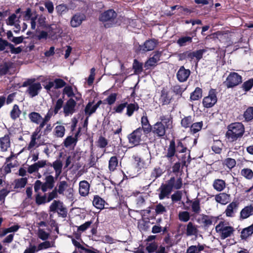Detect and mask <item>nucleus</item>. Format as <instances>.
I'll return each mask as SVG.
<instances>
[{
	"label": "nucleus",
	"instance_id": "obj_28",
	"mask_svg": "<svg viewBox=\"0 0 253 253\" xmlns=\"http://www.w3.org/2000/svg\"><path fill=\"white\" fill-rule=\"evenodd\" d=\"M253 215V206L251 205L243 208L240 212V217L246 219Z\"/></svg>",
	"mask_w": 253,
	"mask_h": 253
},
{
	"label": "nucleus",
	"instance_id": "obj_64",
	"mask_svg": "<svg viewBox=\"0 0 253 253\" xmlns=\"http://www.w3.org/2000/svg\"><path fill=\"white\" fill-rule=\"evenodd\" d=\"M97 143V145L98 147L100 148H104L107 146L108 142V140L105 137L102 136H100Z\"/></svg>",
	"mask_w": 253,
	"mask_h": 253
},
{
	"label": "nucleus",
	"instance_id": "obj_13",
	"mask_svg": "<svg viewBox=\"0 0 253 253\" xmlns=\"http://www.w3.org/2000/svg\"><path fill=\"white\" fill-rule=\"evenodd\" d=\"M141 124L142 126H140V128L145 134H148L151 132L152 126L149 123L146 112L143 113V116L141 118Z\"/></svg>",
	"mask_w": 253,
	"mask_h": 253
},
{
	"label": "nucleus",
	"instance_id": "obj_32",
	"mask_svg": "<svg viewBox=\"0 0 253 253\" xmlns=\"http://www.w3.org/2000/svg\"><path fill=\"white\" fill-rule=\"evenodd\" d=\"M239 203L236 201H233L227 207L225 210L226 215L228 217H232L233 215L234 210L236 209L238 207Z\"/></svg>",
	"mask_w": 253,
	"mask_h": 253
},
{
	"label": "nucleus",
	"instance_id": "obj_25",
	"mask_svg": "<svg viewBox=\"0 0 253 253\" xmlns=\"http://www.w3.org/2000/svg\"><path fill=\"white\" fill-rule=\"evenodd\" d=\"M10 146V137L8 134L0 138V147L2 152L6 151Z\"/></svg>",
	"mask_w": 253,
	"mask_h": 253
},
{
	"label": "nucleus",
	"instance_id": "obj_11",
	"mask_svg": "<svg viewBox=\"0 0 253 253\" xmlns=\"http://www.w3.org/2000/svg\"><path fill=\"white\" fill-rule=\"evenodd\" d=\"M166 129L164 125L162 122H157L152 126V133L158 138H163L166 135Z\"/></svg>",
	"mask_w": 253,
	"mask_h": 253
},
{
	"label": "nucleus",
	"instance_id": "obj_18",
	"mask_svg": "<svg viewBox=\"0 0 253 253\" xmlns=\"http://www.w3.org/2000/svg\"><path fill=\"white\" fill-rule=\"evenodd\" d=\"M41 84L39 82L34 83V84L27 88V92L31 97H34L38 95L42 89Z\"/></svg>",
	"mask_w": 253,
	"mask_h": 253
},
{
	"label": "nucleus",
	"instance_id": "obj_48",
	"mask_svg": "<svg viewBox=\"0 0 253 253\" xmlns=\"http://www.w3.org/2000/svg\"><path fill=\"white\" fill-rule=\"evenodd\" d=\"M198 230L193 223L189 222L187 225L186 227V234L187 236H191L196 234Z\"/></svg>",
	"mask_w": 253,
	"mask_h": 253
},
{
	"label": "nucleus",
	"instance_id": "obj_6",
	"mask_svg": "<svg viewBox=\"0 0 253 253\" xmlns=\"http://www.w3.org/2000/svg\"><path fill=\"white\" fill-rule=\"evenodd\" d=\"M242 77L238 73L232 72L227 77L223 84L227 88H233L240 84L243 81Z\"/></svg>",
	"mask_w": 253,
	"mask_h": 253
},
{
	"label": "nucleus",
	"instance_id": "obj_44",
	"mask_svg": "<svg viewBox=\"0 0 253 253\" xmlns=\"http://www.w3.org/2000/svg\"><path fill=\"white\" fill-rule=\"evenodd\" d=\"M178 59L180 61L188 60L192 62L191 50H186L178 55Z\"/></svg>",
	"mask_w": 253,
	"mask_h": 253
},
{
	"label": "nucleus",
	"instance_id": "obj_43",
	"mask_svg": "<svg viewBox=\"0 0 253 253\" xmlns=\"http://www.w3.org/2000/svg\"><path fill=\"white\" fill-rule=\"evenodd\" d=\"M132 68L135 74H139L143 71V64L135 59L133 60Z\"/></svg>",
	"mask_w": 253,
	"mask_h": 253
},
{
	"label": "nucleus",
	"instance_id": "obj_63",
	"mask_svg": "<svg viewBox=\"0 0 253 253\" xmlns=\"http://www.w3.org/2000/svg\"><path fill=\"white\" fill-rule=\"evenodd\" d=\"M63 203L59 200H54L49 206V211L55 212L58 211L59 207Z\"/></svg>",
	"mask_w": 253,
	"mask_h": 253
},
{
	"label": "nucleus",
	"instance_id": "obj_19",
	"mask_svg": "<svg viewBox=\"0 0 253 253\" xmlns=\"http://www.w3.org/2000/svg\"><path fill=\"white\" fill-rule=\"evenodd\" d=\"M90 184L86 180H82L79 183V193L81 196L85 197L89 194Z\"/></svg>",
	"mask_w": 253,
	"mask_h": 253
},
{
	"label": "nucleus",
	"instance_id": "obj_8",
	"mask_svg": "<svg viewBox=\"0 0 253 253\" xmlns=\"http://www.w3.org/2000/svg\"><path fill=\"white\" fill-rule=\"evenodd\" d=\"M121 18L123 17H99V20L102 22L105 28L120 25L122 22Z\"/></svg>",
	"mask_w": 253,
	"mask_h": 253
},
{
	"label": "nucleus",
	"instance_id": "obj_33",
	"mask_svg": "<svg viewBox=\"0 0 253 253\" xmlns=\"http://www.w3.org/2000/svg\"><path fill=\"white\" fill-rule=\"evenodd\" d=\"M30 121L36 124H40L42 119V116L38 112H32L28 115Z\"/></svg>",
	"mask_w": 253,
	"mask_h": 253
},
{
	"label": "nucleus",
	"instance_id": "obj_26",
	"mask_svg": "<svg viewBox=\"0 0 253 253\" xmlns=\"http://www.w3.org/2000/svg\"><path fill=\"white\" fill-rule=\"evenodd\" d=\"M194 121V117L192 116H184L181 120L180 122V125L181 127L183 128H190L191 126L192 125Z\"/></svg>",
	"mask_w": 253,
	"mask_h": 253
},
{
	"label": "nucleus",
	"instance_id": "obj_39",
	"mask_svg": "<svg viewBox=\"0 0 253 253\" xmlns=\"http://www.w3.org/2000/svg\"><path fill=\"white\" fill-rule=\"evenodd\" d=\"M21 114V111L20 110L19 106L14 104L10 112V116L11 119L14 121L16 120L20 117Z\"/></svg>",
	"mask_w": 253,
	"mask_h": 253
},
{
	"label": "nucleus",
	"instance_id": "obj_50",
	"mask_svg": "<svg viewBox=\"0 0 253 253\" xmlns=\"http://www.w3.org/2000/svg\"><path fill=\"white\" fill-rule=\"evenodd\" d=\"M28 179L26 177H23L19 179H15V188H24L27 183Z\"/></svg>",
	"mask_w": 253,
	"mask_h": 253
},
{
	"label": "nucleus",
	"instance_id": "obj_24",
	"mask_svg": "<svg viewBox=\"0 0 253 253\" xmlns=\"http://www.w3.org/2000/svg\"><path fill=\"white\" fill-rule=\"evenodd\" d=\"M172 97L170 96L169 92L165 89L161 91V94L159 99L162 105L169 104L171 100Z\"/></svg>",
	"mask_w": 253,
	"mask_h": 253
},
{
	"label": "nucleus",
	"instance_id": "obj_40",
	"mask_svg": "<svg viewBox=\"0 0 253 253\" xmlns=\"http://www.w3.org/2000/svg\"><path fill=\"white\" fill-rule=\"evenodd\" d=\"M243 117L246 122L253 120V106H250L247 108L244 112Z\"/></svg>",
	"mask_w": 253,
	"mask_h": 253
},
{
	"label": "nucleus",
	"instance_id": "obj_30",
	"mask_svg": "<svg viewBox=\"0 0 253 253\" xmlns=\"http://www.w3.org/2000/svg\"><path fill=\"white\" fill-rule=\"evenodd\" d=\"M212 186L217 191L221 192L225 189L226 183L225 181L222 179H216L213 182Z\"/></svg>",
	"mask_w": 253,
	"mask_h": 253
},
{
	"label": "nucleus",
	"instance_id": "obj_54",
	"mask_svg": "<svg viewBox=\"0 0 253 253\" xmlns=\"http://www.w3.org/2000/svg\"><path fill=\"white\" fill-rule=\"evenodd\" d=\"M223 165L226 166L229 169H231L235 167L236 165V161L234 159L228 158L224 160Z\"/></svg>",
	"mask_w": 253,
	"mask_h": 253
},
{
	"label": "nucleus",
	"instance_id": "obj_38",
	"mask_svg": "<svg viewBox=\"0 0 253 253\" xmlns=\"http://www.w3.org/2000/svg\"><path fill=\"white\" fill-rule=\"evenodd\" d=\"M253 234V224L251 225L244 228L241 233V238L246 240L249 236Z\"/></svg>",
	"mask_w": 253,
	"mask_h": 253
},
{
	"label": "nucleus",
	"instance_id": "obj_2",
	"mask_svg": "<svg viewBox=\"0 0 253 253\" xmlns=\"http://www.w3.org/2000/svg\"><path fill=\"white\" fill-rule=\"evenodd\" d=\"M225 137L229 142L236 141L241 138L245 133V126L242 123H231L227 126Z\"/></svg>",
	"mask_w": 253,
	"mask_h": 253
},
{
	"label": "nucleus",
	"instance_id": "obj_21",
	"mask_svg": "<svg viewBox=\"0 0 253 253\" xmlns=\"http://www.w3.org/2000/svg\"><path fill=\"white\" fill-rule=\"evenodd\" d=\"M159 122L164 125V126L167 129H171L172 127L173 118L171 114L167 115H162L160 117Z\"/></svg>",
	"mask_w": 253,
	"mask_h": 253
},
{
	"label": "nucleus",
	"instance_id": "obj_49",
	"mask_svg": "<svg viewBox=\"0 0 253 253\" xmlns=\"http://www.w3.org/2000/svg\"><path fill=\"white\" fill-rule=\"evenodd\" d=\"M65 128L63 126H57L54 130V134L58 137H62L64 135Z\"/></svg>",
	"mask_w": 253,
	"mask_h": 253
},
{
	"label": "nucleus",
	"instance_id": "obj_58",
	"mask_svg": "<svg viewBox=\"0 0 253 253\" xmlns=\"http://www.w3.org/2000/svg\"><path fill=\"white\" fill-rule=\"evenodd\" d=\"M186 87H184L183 85L176 84L172 87V90L176 94L182 96L183 92L186 90Z\"/></svg>",
	"mask_w": 253,
	"mask_h": 253
},
{
	"label": "nucleus",
	"instance_id": "obj_16",
	"mask_svg": "<svg viewBox=\"0 0 253 253\" xmlns=\"http://www.w3.org/2000/svg\"><path fill=\"white\" fill-rule=\"evenodd\" d=\"M49 37L53 40L57 39L61 37L63 31L59 26L56 24L51 25L48 30Z\"/></svg>",
	"mask_w": 253,
	"mask_h": 253
},
{
	"label": "nucleus",
	"instance_id": "obj_20",
	"mask_svg": "<svg viewBox=\"0 0 253 253\" xmlns=\"http://www.w3.org/2000/svg\"><path fill=\"white\" fill-rule=\"evenodd\" d=\"M211 39L214 40H218L221 43H224L226 45V42H227V39H228V34L226 33H223L221 31H217L215 33L212 34L211 35Z\"/></svg>",
	"mask_w": 253,
	"mask_h": 253
},
{
	"label": "nucleus",
	"instance_id": "obj_51",
	"mask_svg": "<svg viewBox=\"0 0 253 253\" xmlns=\"http://www.w3.org/2000/svg\"><path fill=\"white\" fill-rule=\"evenodd\" d=\"M182 192L181 191L176 190L174 193L171 195L170 198L172 203H176L181 200Z\"/></svg>",
	"mask_w": 253,
	"mask_h": 253
},
{
	"label": "nucleus",
	"instance_id": "obj_23",
	"mask_svg": "<svg viewBox=\"0 0 253 253\" xmlns=\"http://www.w3.org/2000/svg\"><path fill=\"white\" fill-rule=\"evenodd\" d=\"M207 51L206 49H200L195 51H191L192 61H194L196 64L202 59L203 54Z\"/></svg>",
	"mask_w": 253,
	"mask_h": 253
},
{
	"label": "nucleus",
	"instance_id": "obj_46",
	"mask_svg": "<svg viewBox=\"0 0 253 253\" xmlns=\"http://www.w3.org/2000/svg\"><path fill=\"white\" fill-rule=\"evenodd\" d=\"M11 67V64L8 62H4L3 64L0 65V76H3L6 75Z\"/></svg>",
	"mask_w": 253,
	"mask_h": 253
},
{
	"label": "nucleus",
	"instance_id": "obj_41",
	"mask_svg": "<svg viewBox=\"0 0 253 253\" xmlns=\"http://www.w3.org/2000/svg\"><path fill=\"white\" fill-rule=\"evenodd\" d=\"M46 195V193H44L43 195H41V194L39 193V192L37 193V194L35 195L36 204L39 206L48 203Z\"/></svg>",
	"mask_w": 253,
	"mask_h": 253
},
{
	"label": "nucleus",
	"instance_id": "obj_36",
	"mask_svg": "<svg viewBox=\"0 0 253 253\" xmlns=\"http://www.w3.org/2000/svg\"><path fill=\"white\" fill-rule=\"evenodd\" d=\"M63 164L60 160H56L52 163V167L55 172V177L57 178L62 172Z\"/></svg>",
	"mask_w": 253,
	"mask_h": 253
},
{
	"label": "nucleus",
	"instance_id": "obj_10",
	"mask_svg": "<svg viewBox=\"0 0 253 253\" xmlns=\"http://www.w3.org/2000/svg\"><path fill=\"white\" fill-rule=\"evenodd\" d=\"M162 51H155L154 52V55L152 57H150L144 64V67L146 69H148L151 67H154L157 66V63L160 60L162 56Z\"/></svg>",
	"mask_w": 253,
	"mask_h": 253
},
{
	"label": "nucleus",
	"instance_id": "obj_56",
	"mask_svg": "<svg viewBox=\"0 0 253 253\" xmlns=\"http://www.w3.org/2000/svg\"><path fill=\"white\" fill-rule=\"evenodd\" d=\"M163 173L162 169L160 167L155 168L151 173V177L154 178V180L160 177Z\"/></svg>",
	"mask_w": 253,
	"mask_h": 253
},
{
	"label": "nucleus",
	"instance_id": "obj_34",
	"mask_svg": "<svg viewBox=\"0 0 253 253\" xmlns=\"http://www.w3.org/2000/svg\"><path fill=\"white\" fill-rule=\"evenodd\" d=\"M203 90L199 87L195 88L194 91L190 94V100L192 101H197L202 97Z\"/></svg>",
	"mask_w": 253,
	"mask_h": 253
},
{
	"label": "nucleus",
	"instance_id": "obj_42",
	"mask_svg": "<svg viewBox=\"0 0 253 253\" xmlns=\"http://www.w3.org/2000/svg\"><path fill=\"white\" fill-rule=\"evenodd\" d=\"M93 103L94 101H89L86 104L84 108V114L86 116L90 117L92 114L96 112L97 109L94 106H92Z\"/></svg>",
	"mask_w": 253,
	"mask_h": 253
},
{
	"label": "nucleus",
	"instance_id": "obj_15",
	"mask_svg": "<svg viewBox=\"0 0 253 253\" xmlns=\"http://www.w3.org/2000/svg\"><path fill=\"white\" fill-rule=\"evenodd\" d=\"M191 71L189 69H186L184 66H182L176 73L177 79L181 83L186 82L188 80Z\"/></svg>",
	"mask_w": 253,
	"mask_h": 253
},
{
	"label": "nucleus",
	"instance_id": "obj_37",
	"mask_svg": "<svg viewBox=\"0 0 253 253\" xmlns=\"http://www.w3.org/2000/svg\"><path fill=\"white\" fill-rule=\"evenodd\" d=\"M118 159L117 156L111 157L109 160L108 169L110 171H114L118 166Z\"/></svg>",
	"mask_w": 253,
	"mask_h": 253
},
{
	"label": "nucleus",
	"instance_id": "obj_9",
	"mask_svg": "<svg viewBox=\"0 0 253 253\" xmlns=\"http://www.w3.org/2000/svg\"><path fill=\"white\" fill-rule=\"evenodd\" d=\"M142 131L139 127L129 134L127 135L129 143L134 146L139 145L142 141Z\"/></svg>",
	"mask_w": 253,
	"mask_h": 253
},
{
	"label": "nucleus",
	"instance_id": "obj_4",
	"mask_svg": "<svg viewBox=\"0 0 253 253\" xmlns=\"http://www.w3.org/2000/svg\"><path fill=\"white\" fill-rule=\"evenodd\" d=\"M45 181L42 183L40 180H37L34 185V191L38 193L41 189L43 192H46L48 189H52L54 186V178L52 175H49L45 177Z\"/></svg>",
	"mask_w": 253,
	"mask_h": 253
},
{
	"label": "nucleus",
	"instance_id": "obj_62",
	"mask_svg": "<svg viewBox=\"0 0 253 253\" xmlns=\"http://www.w3.org/2000/svg\"><path fill=\"white\" fill-rule=\"evenodd\" d=\"M63 94H66L68 97L72 98L75 96V93L74 92L72 86L71 85H67L64 87L63 90Z\"/></svg>",
	"mask_w": 253,
	"mask_h": 253
},
{
	"label": "nucleus",
	"instance_id": "obj_57",
	"mask_svg": "<svg viewBox=\"0 0 253 253\" xmlns=\"http://www.w3.org/2000/svg\"><path fill=\"white\" fill-rule=\"evenodd\" d=\"M253 87V78L250 79L243 83L242 85V89L246 92L250 90Z\"/></svg>",
	"mask_w": 253,
	"mask_h": 253
},
{
	"label": "nucleus",
	"instance_id": "obj_3",
	"mask_svg": "<svg viewBox=\"0 0 253 253\" xmlns=\"http://www.w3.org/2000/svg\"><path fill=\"white\" fill-rule=\"evenodd\" d=\"M187 149V147L182 142V140H177V145L176 146L175 140L172 139L169 142L167 153L164 157L167 158L169 162L171 163L173 157L174 156L177 157L176 152L179 153H184Z\"/></svg>",
	"mask_w": 253,
	"mask_h": 253
},
{
	"label": "nucleus",
	"instance_id": "obj_17",
	"mask_svg": "<svg viewBox=\"0 0 253 253\" xmlns=\"http://www.w3.org/2000/svg\"><path fill=\"white\" fill-rule=\"evenodd\" d=\"M186 203L191 204V210L192 212L195 214H199L201 211L200 206V200L198 198H195L193 200L187 199Z\"/></svg>",
	"mask_w": 253,
	"mask_h": 253
},
{
	"label": "nucleus",
	"instance_id": "obj_22",
	"mask_svg": "<svg viewBox=\"0 0 253 253\" xmlns=\"http://www.w3.org/2000/svg\"><path fill=\"white\" fill-rule=\"evenodd\" d=\"M230 195L226 193H220L215 195V201L221 205H226L230 201Z\"/></svg>",
	"mask_w": 253,
	"mask_h": 253
},
{
	"label": "nucleus",
	"instance_id": "obj_7",
	"mask_svg": "<svg viewBox=\"0 0 253 253\" xmlns=\"http://www.w3.org/2000/svg\"><path fill=\"white\" fill-rule=\"evenodd\" d=\"M217 92L215 89L211 88L208 95L203 99L202 104L204 108H211L213 107L217 102Z\"/></svg>",
	"mask_w": 253,
	"mask_h": 253
},
{
	"label": "nucleus",
	"instance_id": "obj_1",
	"mask_svg": "<svg viewBox=\"0 0 253 253\" xmlns=\"http://www.w3.org/2000/svg\"><path fill=\"white\" fill-rule=\"evenodd\" d=\"M182 185V179L180 176L176 179L174 176L171 177L165 183H163L158 189L159 199L164 200L165 198H169L173 190L181 189Z\"/></svg>",
	"mask_w": 253,
	"mask_h": 253
},
{
	"label": "nucleus",
	"instance_id": "obj_55",
	"mask_svg": "<svg viewBox=\"0 0 253 253\" xmlns=\"http://www.w3.org/2000/svg\"><path fill=\"white\" fill-rule=\"evenodd\" d=\"M241 174L247 179H252L253 178V171L249 168L242 169Z\"/></svg>",
	"mask_w": 253,
	"mask_h": 253
},
{
	"label": "nucleus",
	"instance_id": "obj_61",
	"mask_svg": "<svg viewBox=\"0 0 253 253\" xmlns=\"http://www.w3.org/2000/svg\"><path fill=\"white\" fill-rule=\"evenodd\" d=\"M68 187L67 182L66 181H60L58 183L57 192L59 194L63 195L66 189Z\"/></svg>",
	"mask_w": 253,
	"mask_h": 253
},
{
	"label": "nucleus",
	"instance_id": "obj_14",
	"mask_svg": "<svg viewBox=\"0 0 253 253\" xmlns=\"http://www.w3.org/2000/svg\"><path fill=\"white\" fill-rule=\"evenodd\" d=\"M158 41L155 39H151L146 40L144 44L140 45V50L144 52L153 50L158 44Z\"/></svg>",
	"mask_w": 253,
	"mask_h": 253
},
{
	"label": "nucleus",
	"instance_id": "obj_35",
	"mask_svg": "<svg viewBox=\"0 0 253 253\" xmlns=\"http://www.w3.org/2000/svg\"><path fill=\"white\" fill-rule=\"evenodd\" d=\"M126 115L128 117H131L133 114L134 111H137L139 108L137 103L128 104L126 106Z\"/></svg>",
	"mask_w": 253,
	"mask_h": 253
},
{
	"label": "nucleus",
	"instance_id": "obj_5",
	"mask_svg": "<svg viewBox=\"0 0 253 253\" xmlns=\"http://www.w3.org/2000/svg\"><path fill=\"white\" fill-rule=\"evenodd\" d=\"M228 224V223L221 221L215 226L216 232L219 234L220 238L222 240L231 237L235 231L234 227Z\"/></svg>",
	"mask_w": 253,
	"mask_h": 253
},
{
	"label": "nucleus",
	"instance_id": "obj_29",
	"mask_svg": "<svg viewBox=\"0 0 253 253\" xmlns=\"http://www.w3.org/2000/svg\"><path fill=\"white\" fill-rule=\"evenodd\" d=\"M105 203V200L99 195L94 196L92 204L95 208L102 210L104 208Z\"/></svg>",
	"mask_w": 253,
	"mask_h": 253
},
{
	"label": "nucleus",
	"instance_id": "obj_53",
	"mask_svg": "<svg viewBox=\"0 0 253 253\" xmlns=\"http://www.w3.org/2000/svg\"><path fill=\"white\" fill-rule=\"evenodd\" d=\"M222 144L220 140H217L214 142L211 147L212 150L216 154H219L222 151Z\"/></svg>",
	"mask_w": 253,
	"mask_h": 253
},
{
	"label": "nucleus",
	"instance_id": "obj_60",
	"mask_svg": "<svg viewBox=\"0 0 253 253\" xmlns=\"http://www.w3.org/2000/svg\"><path fill=\"white\" fill-rule=\"evenodd\" d=\"M53 115V111L51 110V109H50L47 112V114L44 116V117H42V119L40 124L44 126L46 124V123L50 120Z\"/></svg>",
	"mask_w": 253,
	"mask_h": 253
},
{
	"label": "nucleus",
	"instance_id": "obj_59",
	"mask_svg": "<svg viewBox=\"0 0 253 253\" xmlns=\"http://www.w3.org/2000/svg\"><path fill=\"white\" fill-rule=\"evenodd\" d=\"M190 218V213L187 211H180L178 214V218L181 221L187 222Z\"/></svg>",
	"mask_w": 253,
	"mask_h": 253
},
{
	"label": "nucleus",
	"instance_id": "obj_27",
	"mask_svg": "<svg viewBox=\"0 0 253 253\" xmlns=\"http://www.w3.org/2000/svg\"><path fill=\"white\" fill-rule=\"evenodd\" d=\"M202 220L205 227H208L212 224V222H216L218 219L217 217L209 216L206 214H202Z\"/></svg>",
	"mask_w": 253,
	"mask_h": 253
},
{
	"label": "nucleus",
	"instance_id": "obj_47",
	"mask_svg": "<svg viewBox=\"0 0 253 253\" xmlns=\"http://www.w3.org/2000/svg\"><path fill=\"white\" fill-rule=\"evenodd\" d=\"M85 18V17H84ZM85 18L84 17H72L70 21L71 26L73 27H77L79 26Z\"/></svg>",
	"mask_w": 253,
	"mask_h": 253
},
{
	"label": "nucleus",
	"instance_id": "obj_31",
	"mask_svg": "<svg viewBox=\"0 0 253 253\" xmlns=\"http://www.w3.org/2000/svg\"><path fill=\"white\" fill-rule=\"evenodd\" d=\"M203 126V121H200L196 123H193L192 125L191 126L189 130V132L192 134L194 135L197 132H199L202 129Z\"/></svg>",
	"mask_w": 253,
	"mask_h": 253
},
{
	"label": "nucleus",
	"instance_id": "obj_52",
	"mask_svg": "<svg viewBox=\"0 0 253 253\" xmlns=\"http://www.w3.org/2000/svg\"><path fill=\"white\" fill-rule=\"evenodd\" d=\"M163 241L164 244L165 243L167 245L166 248L167 249L172 247L175 244L174 240L170 237V235L169 233H167L166 236L165 237Z\"/></svg>",
	"mask_w": 253,
	"mask_h": 253
},
{
	"label": "nucleus",
	"instance_id": "obj_45",
	"mask_svg": "<svg viewBox=\"0 0 253 253\" xmlns=\"http://www.w3.org/2000/svg\"><path fill=\"white\" fill-rule=\"evenodd\" d=\"M192 42V37L189 36L181 37L177 41V44L180 46H183L187 43H190Z\"/></svg>",
	"mask_w": 253,
	"mask_h": 253
},
{
	"label": "nucleus",
	"instance_id": "obj_12",
	"mask_svg": "<svg viewBox=\"0 0 253 253\" xmlns=\"http://www.w3.org/2000/svg\"><path fill=\"white\" fill-rule=\"evenodd\" d=\"M77 105L76 101L72 98L69 99L63 106V112L65 116L72 115L76 111L75 107Z\"/></svg>",
	"mask_w": 253,
	"mask_h": 253
}]
</instances>
